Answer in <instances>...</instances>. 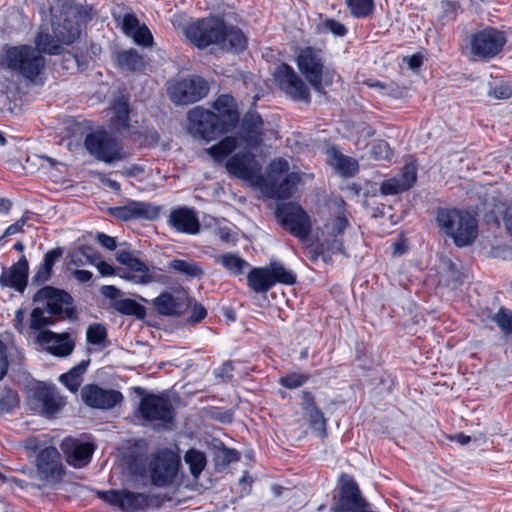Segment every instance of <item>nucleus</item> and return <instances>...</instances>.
Returning <instances> with one entry per match:
<instances>
[{"label": "nucleus", "instance_id": "obj_58", "mask_svg": "<svg viewBox=\"0 0 512 512\" xmlns=\"http://www.w3.org/2000/svg\"><path fill=\"white\" fill-rule=\"evenodd\" d=\"M488 95L494 97L495 99L505 100L512 96V89L507 84H500L491 88L488 92Z\"/></svg>", "mask_w": 512, "mask_h": 512}, {"label": "nucleus", "instance_id": "obj_14", "mask_svg": "<svg viewBox=\"0 0 512 512\" xmlns=\"http://www.w3.org/2000/svg\"><path fill=\"white\" fill-rule=\"evenodd\" d=\"M33 301L36 303L45 301L47 312L52 316H59L63 319L75 317L73 297L64 290L44 286L35 293Z\"/></svg>", "mask_w": 512, "mask_h": 512}, {"label": "nucleus", "instance_id": "obj_8", "mask_svg": "<svg viewBox=\"0 0 512 512\" xmlns=\"http://www.w3.org/2000/svg\"><path fill=\"white\" fill-rule=\"evenodd\" d=\"M169 99L176 105H190L205 98L209 92L208 82L196 75L175 78L167 83Z\"/></svg>", "mask_w": 512, "mask_h": 512}, {"label": "nucleus", "instance_id": "obj_44", "mask_svg": "<svg viewBox=\"0 0 512 512\" xmlns=\"http://www.w3.org/2000/svg\"><path fill=\"white\" fill-rule=\"evenodd\" d=\"M343 250V241L340 237L334 236L332 240L326 239L317 245L315 249V257L321 256L324 262L331 260V254L341 253Z\"/></svg>", "mask_w": 512, "mask_h": 512}, {"label": "nucleus", "instance_id": "obj_60", "mask_svg": "<svg viewBox=\"0 0 512 512\" xmlns=\"http://www.w3.org/2000/svg\"><path fill=\"white\" fill-rule=\"evenodd\" d=\"M79 251L91 265L96 266L101 260V255L91 246H82Z\"/></svg>", "mask_w": 512, "mask_h": 512}, {"label": "nucleus", "instance_id": "obj_54", "mask_svg": "<svg viewBox=\"0 0 512 512\" xmlns=\"http://www.w3.org/2000/svg\"><path fill=\"white\" fill-rule=\"evenodd\" d=\"M131 36L138 45L151 46L153 44V36L146 25L139 26Z\"/></svg>", "mask_w": 512, "mask_h": 512}, {"label": "nucleus", "instance_id": "obj_24", "mask_svg": "<svg viewBox=\"0 0 512 512\" xmlns=\"http://www.w3.org/2000/svg\"><path fill=\"white\" fill-rule=\"evenodd\" d=\"M417 179V168L410 163L405 165L401 172L389 179L384 180L380 185V192L383 195H396L409 190Z\"/></svg>", "mask_w": 512, "mask_h": 512}, {"label": "nucleus", "instance_id": "obj_40", "mask_svg": "<svg viewBox=\"0 0 512 512\" xmlns=\"http://www.w3.org/2000/svg\"><path fill=\"white\" fill-rule=\"evenodd\" d=\"M216 262L220 263L230 274L241 275L249 263L235 253H224L216 257Z\"/></svg>", "mask_w": 512, "mask_h": 512}, {"label": "nucleus", "instance_id": "obj_28", "mask_svg": "<svg viewBox=\"0 0 512 512\" xmlns=\"http://www.w3.org/2000/svg\"><path fill=\"white\" fill-rule=\"evenodd\" d=\"M33 396L34 400L40 405L41 412L46 416L58 413L65 404L63 397L55 386L38 387Z\"/></svg>", "mask_w": 512, "mask_h": 512}, {"label": "nucleus", "instance_id": "obj_63", "mask_svg": "<svg viewBox=\"0 0 512 512\" xmlns=\"http://www.w3.org/2000/svg\"><path fill=\"white\" fill-rule=\"evenodd\" d=\"M347 225L348 221L344 216H337V218L332 223V232L334 236H341Z\"/></svg>", "mask_w": 512, "mask_h": 512}, {"label": "nucleus", "instance_id": "obj_61", "mask_svg": "<svg viewBox=\"0 0 512 512\" xmlns=\"http://www.w3.org/2000/svg\"><path fill=\"white\" fill-rule=\"evenodd\" d=\"M301 398H302L301 407L304 412L313 410L314 408L318 407V405L315 401V396L313 395L312 392L307 391V390L302 391Z\"/></svg>", "mask_w": 512, "mask_h": 512}, {"label": "nucleus", "instance_id": "obj_42", "mask_svg": "<svg viewBox=\"0 0 512 512\" xmlns=\"http://www.w3.org/2000/svg\"><path fill=\"white\" fill-rule=\"evenodd\" d=\"M237 147V140L234 136H226L218 143L208 148V153L216 161H221L231 154Z\"/></svg>", "mask_w": 512, "mask_h": 512}, {"label": "nucleus", "instance_id": "obj_38", "mask_svg": "<svg viewBox=\"0 0 512 512\" xmlns=\"http://www.w3.org/2000/svg\"><path fill=\"white\" fill-rule=\"evenodd\" d=\"M111 307L120 314L135 316L138 319H144L146 316L145 307L130 298L115 300L111 302Z\"/></svg>", "mask_w": 512, "mask_h": 512}, {"label": "nucleus", "instance_id": "obj_45", "mask_svg": "<svg viewBox=\"0 0 512 512\" xmlns=\"http://www.w3.org/2000/svg\"><path fill=\"white\" fill-rule=\"evenodd\" d=\"M273 285L276 283H281L285 285H293L296 283V274L286 269L281 263L279 262H272L269 267Z\"/></svg>", "mask_w": 512, "mask_h": 512}, {"label": "nucleus", "instance_id": "obj_17", "mask_svg": "<svg viewBox=\"0 0 512 512\" xmlns=\"http://www.w3.org/2000/svg\"><path fill=\"white\" fill-rule=\"evenodd\" d=\"M367 506L354 479L346 474L340 478V489L335 503L336 512H359Z\"/></svg>", "mask_w": 512, "mask_h": 512}, {"label": "nucleus", "instance_id": "obj_53", "mask_svg": "<svg viewBox=\"0 0 512 512\" xmlns=\"http://www.w3.org/2000/svg\"><path fill=\"white\" fill-rule=\"evenodd\" d=\"M370 154L375 160H386L390 161L393 157V152L386 141H379L373 143Z\"/></svg>", "mask_w": 512, "mask_h": 512}, {"label": "nucleus", "instance_id": "obj_37", "mask_svg": "<svg viewBox=\"0 0 512 512\" xmlns=\"http://www.w3.org/2000/svg\"><path fill=\"white\" fill-rule=\"evenodd\" d=\"M117 61L120 67L133 72H141L146 68V62L135 49L124 50L118 53Z\"/></svg>", "mask_w": 512, "mask_h": 512}, {"label": "nucleus", "instance_id": "obj_6", "mask_svg": "<svg viewBox=\"0 0 512 512\" xmlns=\"http://www.w3.org/2000/svg\"><path fill=\"white\" fill-rule=\"evenodd\" d=\"M52 15V30L60 43L71 44L80 36L79 17L81 7L74 5L71 0H63L59 14L56 7L50 9Z\"/></svg>", "mask_w": 512, "mask_h": 512}, {"label": "nucleus", "instance_id": "obj_11", "mask_svg": "<svg viewBox=\"0 0 512 512\" xmlns=\"http://www.w3.org/2000/svg\"><path fill=\"white\" fill-rule=\"evenodd\" d=\"M84 145L93 157L106 163L128 157V153L123 150L117 140L104 130L89 133L85 137Z\"/></svg>", "mask_w": 512, "mask_h": 512}, {"label": "nucleus", "instance_id": "obj_26", "mask_svg": "<svg viewBox=\"0 0 512 512\" xmlns=\"http://www.w3.org/2000/svg\"><path fill=\"white\" fill-rule=\"evenodd\" d=\"M127 268L129 271L124 272L121 277L136 284H148L151 282L164 284L168 279L166 275L158 273L155 268L150 269L144 262L136 257Z\"/></svg>", "mask_w": 512, "mask_h": 512}, {"label": "nucleus", "instance_id": "obj_19", "mask_svg": "<svg viewBox=\"0 0 512 512\" xmlns=\"http://www.w3.org/2000/svg\"><path fill=\"white\" fill-rule=\"evenodd\" d=\"M81 398L89 407L109 410L123 400V395L117 390L103 389L96 384H88L82 388Z\"/></svg>", "mask_w": 512, "mask_h": 512}, {"label": "nucleus", "instance_id": "obj_27", "mask_svg": "<svg viewBox=\"0 0 512 512\" xmlns=\"http://www.w3.org/2000/svg\"><path fill=\"white\" fill-rule=\"evenodd\" d=\"M41 344L46 345L49 353L58 357H66L72 353L75 342L69 334H57L50 330L44 331L39 335Z\"/></svg>", "mask_w": 512, "mask_h": 512}, {"label": "nucleus", "instance_id": "obj_52", "mask_svg": "<svg viewBox=\"0 0 512 512\" xmlns=\"http://www.w3.org/2000/svg\"><path fill=\"white\" fill-rule=\"evenodd\" d=\"M310 376L304 373H291L282 376L279 379V384L288 389H296L309 380Z\"/></svg>", "mask_w": 512, "mask_h": 512}, {"label": "nucleus", "instance_id": "obj_51", "mask_svg": "<svg viewBox=\"0 0 512 512\" xmlns=\"http://www.w3.org/2000/svg\"><path fill=\"white\" fill-rule=\"evenodd\" d=\"M87 341L94 345L102 344L107 338V330L102 324L89 325L86 332Z\"/></svg>", "mask_w": 512, "mask_h": 512}, {"label": "nucleus", "instance_id": "obj_16", "mask_svg": "<svg viewBox=\"0 0 512 512\" xmlns=\"http://www.w3.org/2000/svg\"><path fill=\"white\" fill-rule=\"evenodd\" d=\"M274 77L280 89L293 100L310 102V91L307 85L291 66L282 63L276 68Z\"/></svg>", "mask_w": 512, "mask_h": 512}, {"label": "nucleus", "instance_id": "obj_25", "mask_svg": "<svg viewBox=\"0 0 512 512\" xmlns=\"http://www.w3.org/2000/svg\"><path fill=\"white\" fill-rule=\"evenodd\" d=\"M168 224L175 231L195 235L200 231V222L193 208L178 207L170 212Z\"/></svg>", "mask_w": 512, "mask_h": 512}, {"label": "nucleus", "instance_id": "obj_33", "mask_svg": "<svg viewBox=\"0 0 512 512\" xmlns=\"http://www.w3.org/2000/svg\"><path fill=\"white\" fill-rule=\"evenodd\" d=\"M63 250L55 248L45 253L43 262L32 278L33 284H42L50 280L55 262L62 256Z\"/></svg>", "mask_w": 512, "mask_h": 512}, {"label": "nucleus", "instance_id": "obj_22", "mask_svg": "<svg viewBox=\"0 0 512 512\" xmlns=\"http://www.w3.org/2000/svg\"><path fill=\"white\" fill-rule=\"evenodd\" d=\"M61 449L70 465L81 468L90 462L95 448L92 443L66 437L61 443Z\"/></svg>", "mask_w": 512, "mask_h": 512}, {"label": "nucleus", "instance_id": "obj_48", "mask_svg": "<svg viewBox=\"0 0 512 512\" xmlns=\"http://www.w3.org/2000/svg\"><path fill=\"white\" fill-rule=\"evenodd\" d=\"M19 405L18 394L10 388L0 390V415L11 413Z\"/></svg>", "mask_w": 512, "mask_h": 512}, {"label": "nucleus", "instance_id": "obj_4", "mask_svg": "<svg viewBox=\"0 0 512 512\" xmlns=\"http://www.w3.org/2000/svg\"><path fill=\"white\" fill-rule=\"evenodd\" d=\"M296 63L299 71L316 92L325 93L324 86L333 83L334 71L324 66L322 49L312 46L300 49Z\"/></svg>", "mask_w": 512, "mask_h": 512}, {"label": "nucleus", "instance_id": "obj_57", "mask_svg": "<svg viewBox=\"0 0 512 512\" xmlns=\"http://www.w3.org/2000/svg\"><path fill=\"white\" fill-rule=\"evenodd\" d=\"M269 177L274 178L275 176H280L285 174L289 170V163L287 160L283 158L276 159L272 161L269 165Z\"/></svg>", "mask_w": 512, "mask_h": 512}, {"label": "nucleus", "instance_id": "obj_47", "mask_svg": "<svg viewBox=\"0 0 512 512\" xmlns=\"http://www.w3.org/2000/svg\"><path fill=\"white\" fill-rule=\"evenodd\" d=\"M304 414L308 418L310 428L316 432L320 438H325L327 436V421L320 408H314L313 410L304 412Z\"/></svg>", "mask_w": 512, "mask_h": 512}, {"label": "nucleus", "instance_id": "obj_3", "mask_svg": "<svg viewBox=\"0 0 512 512\" xmlns=\"http://www.w3.org/2000/svg\"><path fill=\"white\" fill-rule=\"evenodd\" d=\"M506 42L503 31L488 26L469 34L463 51L473 60L487 62L502 52Z\"/></svg>", "mask_w": 512, "mask_h": 512}, {"label": "nucleus", "instance_id": "obj_12", "mask_svg": "<svg viewBox=\"0 0 512 512\" xmlns=\"http://www.w3.org/2000/svg\"><path fill=\"white\" fill-rule=\"evenodd\" d=\"M180 466L179 456L169 449L158 450L149 463L151 482L157 487L172 484Z\"/></svg>", "mask_w": 512, "mask_h": 512}, {"label": "nucleus", "instance_id": "obj_7", "mask_svg": "<svg viewBox=\"0 0 512 512\" xmlns=\"http://www.w3.org/2000/svg\"><path fill=\"white\" fill-rule=\"evenodd\" d=\"M189 132L193 137L212 141L230 130L227 121L216 113L200 106L194 107L187 114Z\"/></svg>", "mask_w": 512, "mask_h": 512}, {"label": "nucleus", "instance_id": "obj_5", "mask_svg": "<svg viewBox=\"0 0 512 512\" xmlns=\"http://www.w3.org/2000/svg\"><path fill=\"white\" fill-rule=\"evenodd\" d=\"M3 60L9 69L29 80H34L45 67L44 56L28 45L7 47Z\"/></svg>", "mask_w": 512, "mask_h": 512}, {"label": "nucleus", "instance_id": "obj_41", "mask_svg": "<svg viewBox=\"0 0 512 512\" xmlns=\"http://www.w3.org/2000/svg\"><path fill=\"white\" fill-rule=\"evenodd\" d=\"M36 48L40 53H48L51 55H58L62 51V45L55 36L48 33H38L35 38Z\"/></svg>", "mask_w": 512, "mask_h": 512}, {"label": "nucleus", "instance_id": "obj_21", "mask_svg": "<svg viewBox=\"0 0 512 512\" xmlns=\"http://www.w3.org/2000/svg\"><path fill=\"white\" fill-rule=\"evenodd\" d=\"M238 135L249 148H257L263 139L264 121L255 110L247 111L240 121Z\"/></svg>", "mask_w": 512, "mask_h": 512}, {"label": "nucleus", "instance_id": "obj_59", "mask_svg": "<svg viewBox=\"0 0 512 512\" xmlns=\"http://www.w3.org/2000/svg\"><path fill=\"white\" fill-rule=\"evenodd\" d=\"M123 30L127 35H132L133 32L139 27V21L133 14L127 13L122 21Z\"/></svg>", "mask_w": 512, "mask_h": 512}, {"label": "nucleus", "instance_id": "obj_36", "mask_svg": "<svg viewBox=\"0 0 512 512\" xmlns=\"http://www.w3.org/2000/svg\"><path fill=\"white\" fill-rule=\"evenodd\" d=\"M88 365L89 360H82L68 372L62 374L59 377L60 382H62L71 392H77L82 383V376L86 372Z\"/></svg>", "mask_w": 512, "mask_h": 512}, {"label": "nucleus", "instance_id": "obj_9", "mask_svg": "<svg viewBox=\"0 0 512 512\" xmlns=\"http://www.w3.org/2000/svg\"><path fill=\"white\" fill-rule=\"evenodd\" d=\"M275 216L283 229L300 240H306L312 232V221L307 212L295 202L278 203Z\"/></svg>", "mask_w": 512, "mask_h": 512}, {"label": "nucleus", "instance_id": "obj_31", "mask_svg": "<svg viewBox=\"0 0 512 512\" xmlns=\"http://www.w3.org/2000/svg\"><path fill=\"white\" fill-rule=\"evenodd\" d=\"M219 47L228 52L239 53L247 47V38L240 28L224 24L223 41Z\"/></svg>", "mask_w": 512, "mask_h": 512}, {"label": "nucleus", "instance_id": "obj_56", "mask_svg": "<svg viewBox=\"0 0 512 512\" xmlns=\"http://www.w3.org/2000/svg\"><path fill=\"white\" fill-rule=\"evenodd\" d=\"M321 26L324 31L331 32L337 37H344L347 34L345 25L334 19H325Z\"/></svg>", "mask_w": 512, "mask_h": 512}, {"label": "nucleus", "instance_id": "obj_10", "mask_svg": "<svg viewBox=\"0 0 512 512\" xmlns=\"http://www.w3.org/2000/svg\"><path fill=\"white\" fill-rule=\"evenodd\" d=\"M225 22L218 17L199 19L186 27L184 33L187 39L199 49L210 45H220L223 41Z\"/></svg>", "mask_w": 512, "mask_h": 512}, {"label": "nucleus", "instance_id": "obj_13", "mask_svg": "<svg viewBox=\"0 0 512 512\" xmlns=\"http://www.w3.org/2000/svg\"><path fill=\"white\" fill-rule=\"evenodd\" d=\"M99 496L123 512L144 511L158 502L154 495L132 492L127 489L103 491L99 493Z\"/></svg>", "mask_w": 512, "mask_h": 512}, {"label": "nucleus", "instance_id": "obj_64", "mask_svg": "<svg viewBox=\"0 0 512 512\" xmlns=\"http://www.w3.org/2000/svg\"><path fill=\"white\" fill-rule=\"evenodd\" d=\"M101 294L113 301L119 300L118 297L121 295V291L113 285H103L100 288Z\"/></svg>", "mask_w": 512, "mask_h": 512}, {"label": "nucleus", "instance_id": "obj_15", "mask_svg": "<svg viewBox=\"0 0 512 512\" xmlns=\"http://www.w3.org/2000/svg\"><path fill=\"white\" fill-rule=\"evenodd\" d=\"M226 169L230 175L255 185L265 181L261 174V164L249 151H240L231 156L226 162Z\"/></svg>", "mask_w": 512, "mask_h": 512}, {"label": "nucleus", "instance_id": "obj_23", "mask_svg": "<svg viewBox=\"0 0 512 512\" xmlns=\"http://www.w3.org/2000/svg\"><path fill=\"white\" fill-rule=\"evenodd\" d=\"M111 215L122 221L132 219L154 220L159 216L160 208L145 202H131L125 206L113 207Z\"/></svg>", "mask_w": 512, "mask_h": 512}, {"label": "nucleus", "instance_id": "obj_30", "mask_svg": "<svg viewBox=\"0 0 512 512\" xmlns=\"http://www.w3.org/2000/svg\"><path fill=\"white\" fill-rule=\"evenodd\" d=\"M167 267L170 271L186 279H201L205 275L201 263L189 258H174L167 263Z\"/></svg>", "mask_w": 512, "mask_h": 512}, {"label": "nucleus", "instance_id": "obj_35", "mask_svg": "<svg viewBox=\"0 0 512 512\" xmlns=\"http://www.w3.org/2000/svg\"><path fill=\"white\" fill-rule=\"evenodd\" d=\"M301 177L296 172L288 173L279 184L271 185V195L277 199H288L294 193Z\"/></svg>", "mask_w": 512, "mask_h": 512}, {"label": "nucleus", "instance_id": "obj_1", "mask_svg": "<svg viewBox=\"0 0 512 512\" xmlns=\"http://www.w3.org/2000/svg\"><path fill=\"white\" fill-rule=\"evenodd\" d=\"M436 220L440 230L451 237L457 247L471 245L477 238V220L467 211L439 209Z\"/></svg>", "mask_w": 512, "mask_h": 512}, {"label": "nucleus", "instance_id": "obj_49", "mask_svg": "<svg viewBox=\"0 0 512 512\" xmlns=\"http://www.w3.org/2000/svg\"><path fill=\"white\" fill-rule=\"evenodd\" d=\"M336 168L344 177H352L359 169L357 161L341 153L335 154Z\"/></svg>", "mask_w": 512, "mask_h": 512}, {"label": "nucleus", "instance_id": "obj_2", "mask_svg": "<svg viewBox=\"0 0 512 512\" xmlns=\"http://www.w3.org/2000/svg\"><path fill=\"white\" fill-rule=\"evenodd\" d=\"M134 392L141 397L135 416L163 428H170L176 412L170 399L164 395L147 393L143 387L136 386Z\"/></svg>", "mask_w": 512, "mask_h": 512}, {"label": "nucleus", "instance_id": "obj_34", "mask_svg": "<svg viewBox=\"0 0 512 512\" xmlns=\"http://www.w3.org/2000/svg\"><path fill=\"white\" fill-rule=\"evenodd\" d=\"M213 107L222 116L228 119L229 127H235L239 122V114L235 99L228 94L220 95L214 102Z\"/></svg>", "mask_w": 512, "mask_h": 512}, {"label": "nucleus", "instance_id": "obj_20", "mask_svg": "<svg viewBox=\"0 0 512 512\" xmlns=\"http://www.w3.org/2000/svg\"><path fill=\"white\" fill-rule=\"evenodd\" d=\"M37 469L41 478L49 483H57L64 474L60 453L55 447H46L37 456Z\"/></svg>", "mask_w": 512, "mask_h": 512}, {"label": "nucleus", "instance_id": "obj_43", "mask_svg": "<svg viewBox=\"0 0 512 512\" xmlns=\"http://www.w3.org/2000/svg\"><path fill=\"white\" fill-rule=\"evenodd\" d=\"M185 463L189 466L190 473L197 479L206 466V456L196 449H189L184 456Z\"/></svg>", "mask_w": 512, "mask_h": 512}, {"label": "nucleus", "instance_id": "obj_39", "mask_svg": "<svg viewBox=\"0 0 512 512\" xmlns=\"http://www.w3.org/2000/svg\"><path fill=\"white\" fill-rule=\"evenodd\" d=\"M114 121L118 129L130 131L129 115L130 106L129 101L125 97H119L113 103Z\"/></svg>", "mask_w": 512, "mask_h": 512}, {"label": "nucleus", "instance_id": "obj_46", "mask_svg": "<svg viewBox=\"0 0 512 512\" xmlns=\"http://www.w3.org/2000/svg\"><path fill=\"white\" fill-rule=\"evenodd\" d=\"M345 3L354 18H368L375 9L374 0H346Z\"/></svg>", "mask_w": 512, "mask_h": 512}, {"label": "nucleus", "instance_id": "obj_55", "mask_svg": "<svg viewBox=\"0 0 512 512\" xmlns=\"http://www.w3.org/2000/svg\"><path fill=\"white\" fill-rule=\"evenodd\" d=\"M49 324H51V321L44 315L43 309L37 307L32 310L30 319L31 329L39 330Z\"/></svg>", "mask_w": 512, "mask_h": 512}, {"label": "nucleus", "instance_id": "obj_32", "mask_svg": "<svg viewBox=\"0 0 512 512\" xmlns=\"http://www.w3.org/2000/svg\"><path fill=\"white\" fill-rule=\"evenodd\" d=\"M247 285L256 293H266L274 285L269 268H253L247 275Z\"/></svg>", "mask_w": 512, "mask_h": 512}, {"label": "nucleus", "instance_id": "obj_29", "mask_svg": "<svg viewBox=\"0 0 512 512\" xmlns=\"http://www.w3.org/2000/svg\"><path fill=\"white\" fill-rule=\"evenodd\" d=\"M28 271V261L25 256H22L16 264L2 272L0 282L3 286L23 292L27 285Z\"/></svg>", "mask_w": 512, "mask_h": 512}, {"label": "nucleus", "instance_id": "obj_50", "mask_svg": "<svg viewBox=\"0 0 512 512\" xmlns=\"http://www.w3.org/2000/svg\"><path fill=\"white\" fill-rule=\"evenodd\" d=\"M491 320L497 324V326L506 334H512V311L500 307L497 313H495Z\"/></svg>", "mask_w": 512, "mask_h": 512}, {"label": "nucleus", "instance_id": "obj_18", "mask_svg": "<svg viewBox=\"0 0 512 512\" xmlns=\"http://www.w3.org/2000/svg\"><path fill=\"white\" fill-rule=\"evenodd\" d=\"M191 300L184 289L173 292L164 291L152 300V305L161 316L177 317L190 307Z\"/></svg>", "mask_w": 512, "mask_h": 512}, {"label": "nucleus", "instance_id": "obj_62", "mask_svg": "<svg viewBox=\"0 0 512 512\" xmlns=\"http://www.w3.org/2000/svg\"><path fill=\"white\" fill-rule=\"evenodd\" d=\"M96 240L101 246H103L104 248H106L110 251L115 250L117 247L116 239L114 237H111V236L105 234V233H101V232L97 233Z\"/></svg>", "mask_w": 512, "mask_h": 512}]
</instances>
